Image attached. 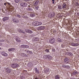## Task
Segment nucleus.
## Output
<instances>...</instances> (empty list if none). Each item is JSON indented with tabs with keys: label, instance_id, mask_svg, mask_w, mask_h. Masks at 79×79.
Returning a JSON list of instances; mask_svg holds the SVG:
<instances>
[{
	"label": "nucleus",
	"instance_id": "obj_48",
	"mask_svg": "<svg viewBox=\"0 0 79 79\" xmlns=\"http://www.w3.org/2000/svg\"><path fill=\"white\" fill-rule=\"evenodd\" d=\"M53 52H55V50L54 49V51H53Z\"/></svg>",
	"mask_w": 79,
	"mask_h": 79
},
{
	"label": "nucleus",
	"instance_id": "obj_2",
	"mask_svg": "<svg viewBox=\"0 0 79 79\" xmlns=\"http://www.w3.org/2000/svg\"><path fill=\"white\" fill-rule=\"evenodd\" d=\"M55 13L53 12H52L48 14V18L52 19V18L54 16H55Z\"/></svg>",
	"mask_w": 79,
	"mask_h": 79
},
{
	"label": "nucleus",
	"instance_id": "obj_5",
	"mask_svg": "<svg viewBox=\"0 0 79 79\" xmlns=\"http://www.w3.org/2000/svg\"><path fill=\"white\" fill-rule=\"evenodd\" d=\"M25 31L27 33H28L29 34H32L33 33V31L32 30L28 29H25Z\"/></svg>",
	"mask_w": 79,
	"mask_h": 79
},
{
	"label": "nucleus",
	"instance_id": "obj_1",
	"mask_svg": "<svg viewBox=\"0 0 79 79\" xmlns=\"http://www.w3.org/2000/svg\"><path fill=\"white\" fill-rule=\"evenodd\" d=\"M4 5L6 6L7 7L8 10H9L11 12L13 11V6L11 5V3L9 2H5L4 3Z\"/></svg>",
	"mask_w": 79,
	"mask_h": 79
},
{
	"label": "nucleus",
	"instance_id": "obj_19",
	"mask_svg": "<svg viewBox=\"0 0 79 79\" xmlns=\"http://www.w3.org/2000/svg\"><path fill=\"white\" fill-rule=\"evenodd\" d=\"M55 78L56 79H60V77L59 75H57L55 76Z\"/></svg>",
	"mask_w": 79,
	"mask_h": 79
},
{
	"label": "nucleus",
	"instance_id": "obj_18",
	"mask_svg": "<svg viewBox=\"0 0 79 79\" xmlns=\"http://www.w3.org/2000/svg\"><path fill=\"white\" fill-rule=\"evenodd\" d=\"M30 16L31 18H34L35 16V13L31 12Z\"/></svg>",
	"mask_w": 79,
	"mask_h": 79
},
{
	"label": "nucleus",
	"instance_id": "obj_55",
	"mask_svg": "<svg viewBox=\"0 0 79 79\" xmlns=\"http://www.w3.org/2000/svg\"><path fill=\"white\" fill-rule=\"evenodd\" d=\"M0 24H1V23H0Z\"/></svg>",
	"mask_w": 79,
	"mask_h": 79
},
{
	"label": "nucleus",
	"instance_id": "obj_49",
	"mask_svg": "<svg viewBox=\"0 0 79 79\" xmlns=\"http://www.w3.org/2000/svg\"><path fill=\"white\" fill-rule=\"evenodd\" d=\"M30 5L28 6V7H30Z\"/></svg>",
	"mask_w": 79,
	"mask_h": 79
},
{
	"label": "nucleus",
	"instance_id": "obj_39",
	"mask_svg": "<svg viewBox=\"0 0 79 79\" xmlns=\"http://www.w3.org/2000/svg\"><path fill=\"white\" fill-rule=\"evenodd\" d=\"M28 11H33L32 9L30 8H28Z\"/></svg>",
	"mask_w": 79,
	"mask_h": 79
},
{
	"label": "nucleus",
	"instance_id": "obj_17",
	"mask_svg": "<svg viewBox=\"0 0 79 79\" xmlns=\"http://www.w3.org/2000/svg\"><path fill=\"white\" fill-rule=\"evenodd\" d=\"M57 42H58V43H61V42H62L61 39L59 38H58L57 39Z\"/></svg>",
	"mask_w": 79,
	"mask_h": 79
},
{
	"label": "nucleus",
	"instance_id": "obj_36",
	"mask_svg": "<svg viewBox=\"0 0 79 79\" xmlns=\"http://www.w3.org/2000/svg\"><path fill=\"white\" fill-rule=\"evenodd\" d=\"M66 65H65L64 64H63L62 65V67L64 68H66Z\"/></svg>",
	"mask_w": 79,
	"mask_h": 79
},
{
	"label": "nucleus",
	"instance_id": "obj_20",
	"mask_svg": "<svg viewBox=\"0 0 79 79\" xmlns=\"http://www.w3.org/2000/svg\"><path fill=\"white\" fill-rule=\"evenodd\" d=\"M15 48H11L8 49L9 52H13V51H15Z\"/></svg>",
	"mask_w": 79,
	"mask_h": 79
},
{
	"label": "nucleus",
	"instance_id": "obj_53",
	"mask_svg": "<svg viewBox=\"0 0 79 79\" xmlns=\"http://www.w3.org/2000/svg\"><path fill=\"white\" fill-rule=\"evenodd\" d=\"M1 0H0V1H1Z\"/></svg>",
	"mask_w": 79,
	"mask_h": 79
},
{
	"label": "nucleus",
	"instance_id": "obj_29",
	"mask_svg": "<svg viewBox=\"0 0 79 79\" xmlns=\"http://www.w3.org/2000/svg\"><path fill=\"white\" fill-rule=\"evenodd\" d=\"M13 21L15 23H19V20H13Z\"/></svg>",
	"mask_w": 79,
	"mask_h": 79
},
{
	"label": "nucleus",
	"instance_id": "obj_47",
	"mask_svg": "<svg viewBox=\"0 0 79 79\" xmlns=\"http://www.w3.org/2000/svg\"><path fill=\"white\" fill-rule=\"evenodd\" d=\"M25 2H28L29 1V0H24Z\"/></svg>",
	"mask_w": 79,
	"mask_h": 79
},
{
	"label": "nucleus",
	"instance_id": "obj_28",
	"mask_svg": "<svg viewBox=\"0 0 79 79\" xmlns=\"http://www.w3.org/2000/svg\"><path fill=\"white\" fill-rule=\"evenodd\" d=\"M21 56H24V57H26L27 56V55H26L24 53H22L21 54Z\"/></svg>",
	"mask_w": 79,
	"mask_h": 79
},
{
	"label": "nucleus",
	"instance_id": "obj_6",
	"mask_svg": "<svg viewBox=\"0 0 79 79\" xmlns=\"http://www.w3.org/2000/svg\"><path fill=\"white\" fill-rule=\"evenodd\" d=\"M22 7H26L27 6V3L26 2H22L20 4Z\"/></svg>",
	"mask_w": 79,
	"mask_h": 79
},
{
	"label": "nucleus",
	"instance_id": "obj_24",
	"mask_svg": "<svg viewBox=\"0 0 79 79\" xmlns=\"http://www.w3.org/2000/svg\"><path fill=\"white\" fill-rule=\"evenodd\" d=\"M39 2V1L38 0H36L35 2V3H34V5L35 6H37V5L38 4V3Z\"/></svg>",
	"mask_w": 79,
	"mask_h": 79
},
{
	"label": "nucleus",
	"instance_id": "obj_7",
	"mask_svg": "<svg viewBox=\"0 0 79 79\" xmlns=\"http://www.w3.org/2000/svg\"><path fill=\"white\" fill-rule=\"evenodd\" d=\"M1 55L2 56H5V57H7V56H8V54L5 52H2Z\"/></svg>",
	"mask_w": 79,
	"mask_h": 79
},
{
	"label": "nucleus",
	"instance_id": "obj_44",
	"mask_svg": "<svg viewBox=\"0 0 79 79\" xmlns=\"http://www.w3.org/2000/svg\"><path fill=\"white\" fill-rule=\"evenodd\" d=\"M4 41H5L3 40H0V42H4Z\"/></svg>",
	"mask_w": 79,
	"mask_h": 79
},
{
	"label": "nucleus",
	"instance_id": "obj_38",
	"mask_svg": "<svg viewBox=\"0 0 79 79\" xmlns=\"http://www.w3.org/2000/svg\"><path fill=\"white\" fill-rule=\"evenodd\" d=\"M29 47V46L27 45H25V48H28Z\"/></svg>",
	"mask_w": 79,
	"mask_h": 79
},
{
	"label": "nucleus",
	"instance_id": "obj_42",
	"mask_svg": "<svg viewBox=\"0 0 79 79\" xmlns=\"http://www.w3.org/2000/svg\"><path fill=\"white\" fill-rule=\"evenodd\" d=\"M51 2L53 4H54L55 3V0H52Z\"/></svg>",
	"mask_w": 79,
	"mask_h": 79
},
{
	"label": "nucleus",
	"instance_id": "obj_54",
	"mask_svg": "<svg viewBox=\"0 0 79 79\" xmlns=\"http://www.w3.org/2000/svg\"><path fill=\"white\" fill-rule=\"evenodd\" d=\"M1 37V36L0 35V37Z\"/></svg>",
	"mask_w": 79,
	"mask_h": 79
},
{
	"label": "nucleus",
	"instance_id": "obj_41",
	"mask_svg": "<svg viewBox=\"0 0 79 79\" xmlns=\"http://www.w3.org/2000/svg\"><path fill=\"white\" fill-rule=\"evenodd\" d=\"M46 52H47V53H49L50 52H49V49H46L45 50Z\"/></svg>",
	"mask_w": 79,
	"mask_h": 79
},
{
	"label": "nucleus",
	"instance_id": "obj_30",
	"mask_svg": "<svg viewBox=\"0 0 79 79\" xmlns=\"http://www.w3.org/2000/svg\"><path fill=\"white\" fill-rule=\"evenodd\" d=\"M27 53H28V54H32V52L31 51L27 50Z\"/></svg>",
	"mask_w": 79,
	"mask_h": 79
},
{
	"label": "nucleus",
	"instance_id": "obj_4",
	"mask_svg": "<svg viewBox=\"0 0 79 79\" xmlns=\"http://www.w3.org/2000/svg\"><path fill=\"white\" fill-rule=\"evenodd\" d=\"M55 39L54 38L52 37L51 38V39L49 40V42L50 44H54V42H55Z\"/></svg>",
	"mask_w": 79,
	"mask_h": 79
},
{
	"label": "nucleus",
	"instance_id": "obj_23",
	"mask_svg": "<svg viewBox=\"0 0 79 79\" xmlns=\"http://www.w3.org/2000/svg\"><path fill=\"white\" fill-rule=\"evenodd\" d=\"M35 71L36 74H39V71L38 70L37 68H35Z\"/></svg>",
	"mask_w": 79,
	"mask_h": 79
},
{
	"label": "nucleus",
	"instance_id": "obj_16",
	"mask_svg": "<svg viewBox=\"0 0 79 79\" xmlns=\"http://www.w3.org/2000/svg\"><path fill=\"white\" fill-rule=\"evenodd\" d=\"M33 40L34 42H36V41H39V39L38 37H34Z\"/></svg>",
	"mask_w": 79,
	"mask_h": 79
},
{
	"label": "nucleus",
	"instance_id": "obj_33",
	"mask_svg": "<svg viewBox=\"0 0 79 79\" xmlns=\"http://www.w3.org/2000/svg\"><path fill=\"white\" fill-rule=\"evenodd\" d=\"M15 0V3H18V2H20V0Z\"/></svg>",
	"mask_w": 79,
	"mask_h": 79
},
{
	"label": "nucleus",
	"instance_id": "obj_27",
	"mask_svg": "<svg viewBox=\"0 0 79 79\" xmlns=\"http://www.w3.org/2000/svg\"><path fill=\"white\" fill-rule=\"evenodd\" d=\"M67 54H68V55L69 56H73V53L71 52H67Z\"/></svg>",
	"mask_w": 79,
	"mask_h": 79
},
{
	"label": "nucleus",
	"instance_id": "obj_52",
	"mask_svg": "<svg viewBox=\"0 0 79 79\" xmlns=\"http://www.w3.org/2000/svg\"><path fill=\"white\" fill-rule=\"evenodd\" d=\"M26 50H25V52H26Z\"/></svg>",
	"mask_w": 79,
	"mask_h": 79
},
{
	"label": "nucleus",
	"instance_id": "obj_40",
	"mask_svg": "<svg viewBox=\"0 0 79 79\" xmlns=\"http://www.w3.org/2000/svg\"><path fill=\"white\" fill-rule=\"evenodd\" d=\"M17 17L18 18H21V16H20V15H19L18 14L17 15Z\"/></svg>",
	"mask_w": 79,
	"mask_h": 79
},
{
	"label": "nucleus",
	"instance_id": "obj_21",
	"mask_svg": "<svg viewBox=\"0 0 79 79\" xmlns=\"http://www.w3.org/2000/svg\"><path fill=\"white\" fill-rule=\"evenodd\" d=\"M62 8H66V5L64 3H63L62 5Z\"/></svg>",
	"mask_w": 79,
	"mask_h": 79
},
{
	"label": "nucleus",
	"instance_id": "obj_37",
	"mask_svg": "<svg viewBox=\"0 0 79 79\" xmlns=\"http://www.w3.org/2000/svg\"><path fill=\"white\" fill-rule=\"evenodd\" d=\"M58 8L59 10H61V6L59 5L58 6Z\"/></svg>",
	"mask_w": 79,
	"mask_h": 79
},
{
	"label": "nucleus",
	"instance_id": "obj_25",
	"mask_svg": "<svg viewBox=\"0 0 79 79\" xmlns=\"http://www.w3.org/2000/svg\"><path fill=\"white\" fill-rule=\"evenodd\" d=\"M38 23H39V22L36 21L34 23V24L35 26H38Z\"/></svg>",
	"mask_w": 79,
	"mask_h": 79
},
{
	"label": "nucleus",
	"instance_id": "obj_32",
	"mask_svg": "<svg viewBox=\"0 0 79 79\" xmlns=\"http://www.w3.org/2000/svg\"><path fill=\"white\" fill-rule=\"evenodd\" d=\"M65 68H66V69H68L70 68V67H69V65H66L65 67Z\"/></svg>",
	"mask_w": 79,
	"mask_h": 79
},
{
	"label": "nucleus",
	"instance_id": "obj_13",
	"mask_svg": "<svg viewBox=\"0 0 79 79\" xmlns=\"http://www.w3.org/2000/svg\"><path fill=\"white\" fill-rule=\"evenodd\" d=\"M77 74H78V72L77 71H74L72 73H71L72 76H77Z\"/></svg>",
	"mask_w": 79,
	"mask_h": 79
},
{
	"label": "nucleus",
	"instance_id": "obj_34",
	"mask_svg": "<svg viewBox=\"0 0 79 79\" xmlns=\"http://www.w3.org/2000/svg\"><path fill=\"white\" fill-rule=\"evenodd\" d=\"M38 26H40V25H42V23L41 22H38Z\"/></svg>",
	"mask_w": 79,
	"mask_h": 79
},
{
	"label": "nucleus",
	"instance_id": "obj_26",
	"mask_svg": "<svg viewBox=\"0 0 79 79\" xmlns=\"http://www.w3.org/2000/svg\"><path fill=\"white\" fill-rule=\"evenodd\" d=\"M52 34L54 35H55L56 34V31L55 30H53Z\"/></svg>",
	"mask_w": 79,
	"mask_h": 79
},
{
	"label": "nucleus",
	"instance_id": "obj_31",
	"mask_svg": "<svg viewBox=\"0 0 79 79\" xmlns=\"http://www.w3.org/2000/svg\"><path fill=\"white\" fill-rule=\"evenodd\" d=\"M35 10H38V9L39 8V6H35Z\"/></svg>",
	"mask_w": 79,
	"mask_h": 79
},
{
	"label": "nucleus",
	"instance_id": "obj_12",
	"mask_svg": "<svg viewBox=\"0 0 79 79\" xmlns=\"http://www.w3.org/2000/svg\"><path fill=\"white\" fill-rule=\"evenodd\" d=\"M15 39L17 42H21V40H20V38H19L18 37H16L15 38Z\"/></svg>",
	"mask_w": 79,
	"mask_h": 79
},
{
	"label": "nucleus",
	"instance_id": "obj_51",
	"mask_svg": "<svg viewBox=\"0 0 79 79\" xmlns=\"http://www.w3.org/2000/svg\"><path fill=\"white\" fill-rule=\"evenodd\" d=\"M1 11V9H0V11Z\"/></svg>",
	"mask_w": 79,
	"mask_h": 79
},
{
	"label": "nucleus",
	"instance_id": "obj_35",
	"mask_svg": "<svg viewBox=\"0 0 79 79\" xmlns=\"http://www.w3.org/2000/svg\"><path fill=\"white\" fill-rule=\"evenodd\" d=\"M21 47L23 48H25V45L23 44L21 45Z\"/></svg>",
	"mask_w": 79,
	"mask_h": 79
},
{
	"label": "nucleus",
	"instance_id": "obj_50",
	"mask_svg": "<svg viewBox=\"0 0 79 79\" xmlns=\"http://www.w3.org/2000/svg\"><path fill=\"white\" fill-rule=\"evenodd\" d=\"M1 48L0 47V50H1Z\"/></svg>",
	"mask_w": 79,
	"mask_h": 79
},
{
	"label": "nucleus",
	"instance_id": "obj_11",
	"mask_svg": "<svg viewBox=\"0 0 79 79\" xmlns=\"http://www.w3.org/2000/svg\"><path fill=\"white\" fill-rule=\"evenodd\" d=\"M64 61L66 64H69V59L68 58H66L64 59Z\"/></svg>",
	"mask_w": 79,
	"mask_h": 79
},
{
	"label": "nucleus",
	"instance_id": "obj_3",
	"mask_svg": "<svg viewBox=\"0 0 79 79\" xmlns=\"http://www.w3.org/2000/svg\"><path fill=\"white\" fill-rule=\"evenodd\" d=\"M11 66L12 68H19V64L15 63L11 64Z\"/></svg>",
	"mask_w": 79,
	"mask_h": 79
},
{
	"label": "nucleus",
	"instance_id": "obj_14",
	"mask_svg": "<svg viewBox=\"0 0 79 79\" xmlns=\"http://www.w3.org/2000/svg\"><path fill=\"white\" fill-rule=\"evenodd\" d=\"M71 45L73 47H77V46H78V45H79V44L77 43L76 44L74 43H72L71 44Z\"/></svg>",
	"mask_w": 79,
	"mask_h": 79
},
{
	"label": "nucleus",
	"instance_id": "obj_10",
	"mask_svg": "<svg viewBox=\"0 0 79 79\" xmlns=\"http://www.w3.org/2000/svg\"><path fill=\"white\" fill-rule=\"evenodd\" d=\"M38 30H44L45 29V26H41L38 27Z\"/></svg>",
	"mask_w": 79,
	"mask_h": 79
},
{
	"label": "nucleus",
	"instance_id": "obj_43",
	"mask_svg": "<svg viewBox=\"0 0 79 79\" xmlns=\"http://www.w3.org/2000/svg\"><path fill=\"white\" fill-rule=\"evenodd\" d=\"M61 47L62 48H64V44H61Z\"/></svg>",
	"mask_w": 79,
	"mask_h": 79
},
{
	"label": "nucleus",
	"instance_id": "obj_9",
	"mask_svg": "<svg viewBox=\"0 0 79 79\" xmlns=\"http://www.w3.org/2000/svg\"><path fill=\"white\" fill-rule=\"evenodd\" d=\"M5 71L7 73H11V69L8 67L6 68L5 69Z\"/></svg>",
	"mask_w": 79,
	"mask_h": 79
},
{
	"label": "nucleus",
	"instance_id": "obj_8",
	"mask_svg": "<svg viewBox=\"0 0 79 79\" xmlns=\"http://www.w3.org/2000/svg\"><path fill=\"white\" fill-rule=\"evenodd\" d=\"M45 57L46 58V59H48L49 61L51 60H52V56L49 55H45Z\"/></svg>",
	"mask_w": 79,
	"mask_h": 79
},
{
	"label": "nucleus",
	"instance_id": "obj_22",
	"mask_svg": "<svg viewBox=\"0 0 79 79\" xmlns=\"http://www.w3.org/2000/svg\"><path fill=\"white\" fill-rule=\"evenodd\" d=\"M19 32H21V33H23V34H25V32H24V31L21 30V29H19L18 30Z\"/></svg>",
	"mask_w": 79,
	"mask_h": 79
},
{
	"label": "nucleus",
	"instance_id": "obj_15",
	"mask_svg": "<svg viewBox=\"0 0 79 79\" xmlns=\"http://www.w3.org/2000/svg\"><path fill=\"white\" fill-rule=\"evenodd\" d=\"M9 19V17H4L2 19V20L3 21H6V20H8Z\"/></svg>",
	"mask_w": 79,
	"mask_h": 79
},
{
	"label": "nucleus",
	"instance_id": "obj_46",
	"mask_svg": "<svg viewBox=\"0 0 79 79\" xmlns=\"http://www.w3.org/2000/svg\"><path fill=\"white\" fill-rule=\"evenodd\" d=\"M77 53H79V49H77Z\"/></svg>",
	"mask_w": 79,
	"mask_h": 79
},
{
	"label": "nucleus",
	"instance_id": "obj_45",
	"mask_svg": "<svg viewBox=\"0 0 79 79\" xmlns=\"http://www.w3.org/2000/svg\"><path fill=\"white\" fill-rule=\"evenodd\" d=\"M76 4H77V6H79V3L77 2Z\"/></svg>",
	"mask_w": 79,
	"mask_h": 79
}]
</instances>
